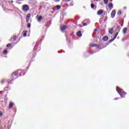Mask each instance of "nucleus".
<instances>
[{
    "label": "nucleus",
    "mask_w": 129,
    "mask_h": 129,
    "mask_svg": "<svg viewBox=\"0 0 129 129\" xmlns=\"http://www.w3.org/2000/svg\"><path fill=\"white\" fill-rule=\"evenodd\" d=\"M116 90H117L118 93H119V95L121 96L122 98H124V95H125V94H126V93H125L124 91H123V90L120 89L118 87H117Z\"/></svg>",
    "instance_id": "obj_1"
},
{
    "label": "nucleus",
    "mask_w": 129,
    "mask_h": 129,
    "mask_svg": "<svg viewBox=\"0 0 129 129\" xmlns=\"http://www.w3.org/2000/svg\"><path fill=\"white\" fill-rule=\"evenodd\" d=\"M34 50L36 51H40L41 50V45L40 44H36L34 47Z\"/></svg>",
    "instance_id": "obj_2"
},
{
    "label": "nucleus",
    "mask_w": 129,
    "mask_h": 129,
    "mask_svg": "<svg viewBox=\"0 0 129 129\" xmlns=\"http://www.w3.org/2000/svg\"><path fill=\"white\" fill-rule=\"evenodd\" d=\"M18 74H19V71L13 72L12 75V77L14 78L15 76L16 78H15V79H17L18 78Z\"/></svg>",
    "instance_id": "obj_3"
},
{
    "label": "nucleus",
    "mask_w": 129,
    "mask_h": 129,
    "mask_svg": "<svg viewBox=\"0 0 129 129\" xmlns=\"http://www.w3.org/2000/svg\"><path fill=\"white\" fill-rule=\"evenodd\" d=\"M22 10L23 12H27V11H29V7L27 5H25L22 7Z\"/></svg>",
    "instance_id": "obj_4"
},
{
    "label": "nucleus",
    "mask_w": 129,
    "mask_h": 129,
    "mask_svg": "<svg viewBox=\"0 0 129 129\" xmlns=\"http://www.w3.org/2000/svg\"><path fill=\"white\" fill-rule=\"evenodd\" d=\"M67 29V26L66 25H62L60 26V30L62 33H64V31Z\"/></svg>",
    "instance_id": "obj_5"
},
{
    "label": "nucleus",
    "mask_w": 129,
    "mask_h": 129,
    "mask_svg": "<svg viewBox=\"0 0 129 129\" xmlns=\"http://www.w3.org/2000/svg\"><path fill=\"white\" fill-rule=\"evenodd\" d=\"M103 12H104V10H100L97 12L98 16H101L102 14H103Z\"/></svg>",
    "instance_id": "obj_6"
},
{
    "label": "nucleus",
    "mask_w": 129,
    "mask_h": 129,
    "mask_svg": "<svg viewBox=\"0 0 129 129\" xmlns=\"http://www.w3.org/2000/svg\"><path fill=\"white\" fill-rule=\"evenodd\" d=\"M115 16V10H113L111 13V17L113 18H114Z\"/></svg>",
    "instance_id": "obj_7"
},
{
    "label": "nucleus",
    "mask_w": 129,
    "mask_h": 129,
    "mask_svg": "<svg viewBox=\"0 0 129 129\" xmlns=\"http://www.w3.org/2000/svg\"><path fill=\"white\" fill-rule=\"evenodd\" d=\"M13 106H14V103L11 102L9 104V107L11 109L13 108Z\"/></svg>",
    "instance_id": "obj_8"
},
{
    "label": "nucleus",
    "mask_w": 129,
    "mask_h": 129,
    "mask_svg": "<svg viewBox=\"0 0 129 129\" xmlns=\"http://www.w3.org/2000/svg\"><path fill=\"white\" fill-rule=\"evenodd\" d=\"M77 36H78V37H82V33H81V31H80L77 32Z\"/></svg>",
    "instance_id": "obj_9"
},
{
    "label": "nucleus",
    "mask_w": 129,
    "mask_h": 129,
    "mask_svg": "<svg viewBox=\"0 0 129 129\" xmlns=\"http://www.w3.org/2000/svg\"><path fill=\"white\" fill-rule=\"evenodd\" d=\"M126 32H127V29L126 28H124L123 29V34H124V35H125V34H126Z\"/></svg>",
    "instance_id": "obj_10"
},
{
    "label": "nucleus",
    "mask_w": 129,
    "mask_h": 129,
    "mask_svg": "<svg viewBox=\"0 0 129 129\" xmlns=\"http://www.w3.org/2000/svg\"><path fill=\"white\" fill-rule=\"evenodd\" d=\"M109 33H110L111 35H112L113 34V29H109Z\"/></svg>",
    "instance_id": "obj_11"
},
{
    "label": "nucleus",
    "mask_w": 129,
    "mask_h": 129,
    "mask_svg": "<svg viewBox=\"0 0 129 129\" xmlns=\"http://www.w3.org/2000/svg\"><path fill=\"white\" fill-rule=\"evenodd\" d=\"M42 19H43V17H42V16H40L39 17L37 18L38 22H41Z\"/></svg>",
    "instance_id": "obj_12"
},
{
    "label": "nucleus",
    "mask_w": 129,
    "mask_h": 129,
    "mask_svg": "<svg viewBox=\"0 0 129 129\" xmlns=\"http://www.w3.org/2000/svg\"><path fill=\"white\" fill-rule=\"evenodd\" d=\"M107 40H108V37L107 36H104L103 38V40L105 42H106V41H107Z\"/></svg>",
    "instance_id": "obj_13"
},
{
    "label": "nucleus",
    "mask_w": 129,
    "mask_h": 129,
    "mask_svg": "<svg viewBox=\"0 0 129 129\" xmlns=\"http://www.w3.org/2000/svg\"><path fill=\"white\" fill-rule=\"evenodd\" d=\"M120 29H121V28H120V26H118L117 27H116V31H117V32H120Z\"/></svg>",
    "instance_id": "obj_14"
},
{
    "label": "nucleus",
    "mask_w": 129,
    "mask_h": 129,
    "mask_svg": "<svg viewBox=\"0 0 129 129\" xmlns=\"http://www.w3.org/2000/svg\"><path fill=\"white\" fill-rule=\"evenodd\" d=\"M108 8H109V9H112L113 8V5H112V3L109 4L108 5Z\"/></svg>",
    "instance_id": "obj_15"
},
{
    "label": "nucleus",
    "mask_w": 129,
    "mask_h": 129,
    "mask_svg": "<svg viewBox=\"0 0 129 129\" xmlns=\"http://www.w3.org/2000/svg\"><path fill=\"white\" fill-rule=\"evenodd\" d=\"M4 55H7L8 54V50L7 49H5L3 51Z\"/></svg>",
    "instance_id": "obj_16"
},
{
    "label": "nucleus",
    "mask_w": 129,
    "mask_h": 129,
    "mask_svg": "<svg viewBox=\"0 0 129 129\" xmlns=\"http://www.w3.org/2000/svg\"><path fill=\"white\" fill-rule=\"evenodd\" d=\"M55 8L57 10H60V9H61V6H59V5H57V6L55 7Z\"/></svg>",
    "instance_id": "obj_17"
},
{
    "label": "nucleus",
    "mask_w": 129,
    "mask_h": 129,
    "mask_svg": "<svg viewBox=\"0 0 129 129\" xmlns=\"http://www.w3.org/2000/svg\"><path fill=\"white\" fill-rule=\"evenodd\" d=\"M24 32H25V33L23 34V36L24 37H26L27 36V33H28V31L25 30Z\"/></svg>",
    "instance_id": "obj_18"
},
{
    "label": "nucleus",
    "mask_w": 129,
    "mask_h": 129,
    "mask_svg": "<svg viewBox=\"0 0 129 129\" xmlns=\"http://www.w3.org/2000/svg\"><path fill=\"white\" fill-rule=\"evenodd\" d=\"M104 3L105 5H107L108 4V0H104Z\"/></svg>",
    "instance_id": "obj_19"
},
{
    "label": "nucleus",
    "mask_w": 129,
    "mask_h": 129,
    "mask_svg": "<svg viewBox=\"0 0 129 129\" xmlns=\"http://www.w3.org/2000/svg\"><path fill=\"white\" fill-rule=\"evenodd\" d=\"M118 35V32H117L115 34V35H114V39H116V37H117V35Z\"/></svg>",
    "instance_id": "obj_20"
},
{
    "label": "nucleus",
    "mask_w": 129,
    "mask_h": 129,
    "mask_svg": "<svg viewBox=\"0 0 129 129\" xmlns=\"http://www.w3.org/2000/svg\"><path fill=\"white\" fill-rule=\"evenodd\" d=\"M7 47L8 48H9V47H12V44H11V43H9V44H8L7 45Z\"/></svg>",
    "instance_id": "obj_21"
},
{
    "label": "nucleus",
    "mask_w": 129,
    "mask_h": 129,
    "mask_svg": "<svg viewBox=\"0 0 129 129\" xmlns=\"http://www.w3.org/2000/svg\"><path fill=\"white\" fill-rule=\"evenodd\" d=\"M90 47H95V46H96V44H90Z\"/></svg>",
    "instance_id": "obj_22"
},
{
    "label": "nucleus",
    "mask_w": 129,
    "mask_h": 129,
    "mask_svg": "<svg viewBox=\"0 0 129 129\" xmlns=\"http://www.w3.org/2000/svg\"><path fill=\"white\" fill-rule=\"evenodd\" d=\"M117 15H118V16H120V15H121V11H119L118 12V13H117Z\"/></svg>",
    "instance_id": "obj_23"
},
{
    "label": "nucleus",
    "mask_w": 129,
    "mask_h": 129,
    "mask_svg": "<svg viewBox=\"0 0 129 129\" xmlns=\"http://www.w3.org/2000/svg\"><path fill=\"white\" fill-rule=\"evenodd\" d=\"M13 39L14 41H16V40H17V36H13Z\"/></svg>",
    "instance_id": "obj_24"
},
{
    "label": "nucleus",
    "mask_w": 129,
    "mask_h": 129,
    "mask_svg": "<svg viewBox=\"0 0 129 129\" xmlns=\"http://www.w3.org/2000/svg\"><path fill=\"white\" fill-rule=\"evenodd\" d=\"M91 7L92 9H94V4H92L91 5Z\"/></svg>",
    "instance_id": "obj_25"
},
{
    "label": "nucleus",
    "mask_w": 129,
    "mask_h": 129,
    "mask_svg": "<svg viewBox=\"0 0 129 129\" xmlns=\"http://www.w3.org/2000/svg\"><path fill=\"white\" fill-rule=\"evenodd\" d=\"M114 40H115L114 38H112V39H111L109 41V43H111L112 42H113V41H114Z\"/></svg>",
    "instance_id": "obj_26"
},
{
    "label": "nucleus",
    "mask_w": 129,
    "mask_h": 129,
    "mask_svg": "<svg viewBox=\"0 0 129 129\" xmlns=\"http://www.w3.org/2000/svg\"><path fill=\"white\" fill-rule=\"evenodd\" d=\"M29 20H30V17H26V22L28 23L29 22Z\"/></svg>",
    "instance_id": "obj_27"
},
{
    "label": "nucleus",
    "mask_w": 129,
    "mask_h": 129,
    "mask_svg": "<svg viewBox=\"0 0 129 129\" xmlns=\"http://www.w3.org/2000/svg\"><path fill=\"white\" fill-rule=\"evenodd\" d=\"M27 28H31V24L30 23H29L28 25H27Z\"/></svg>",
    "instance_id": "obj_28"
},
{
    "label": "nucleus",
    "mask_w": 129,
    "mask_h": 129,
    "mask_svg": "<svg viewBox=\"0 0 129 129\" xmlns=\"http://www.w3.org/2000/svg\"><path fill=\"white\" fill-rule=\"evenodd\" d=\"M30 17H31V15L30 14H28L26 17L30 18Z\"/></svg>",
    "instance_id": "obj_29"
},
{
    "label": "nucleus",
    "mask_w": 129,
    "mask_h": 129,
    "mask_svg": "<svg viewBox=\"0 0 129 129\" xmlns=\"http://www.w3.org/2000/svg\"><path fill=\"white\" fill-rule=\"evenodd\" d=\"M83 26H84V27H85V26H87V23H83Z\"/></svg>",
    "instance_id": "obj_30"
},
{
    "label": "nucleus",
    "mask_w": 129,
    "mask_h": 129,
    "mask_svg": "<svg viewBox=\"0 0 129 129\" xmlns=\"http://www.w3.org/2000/svg\"><path fill=\"white\" fill-rule=\"evenodd\" d=\"M12 80H10L9 81H8V83H9V84H11V83H12Z\"/></svg>",
    "instance_id": "obj_31"
},
{
    "label": "nucleus",
    "mask_w": 129,
    "mask_h": 129,
    "mask_svg": "<svg viewBox=\"0 0 129 129\" xmlns=\"http://www.w3.org/2000/svg\"><path fill=\"white\" fill-rule=\"evenodd\" d=\"M3 115V111H0V116H2Z\"/></svg>",
    "instance_id": "obj_32"
},
{
    "label": "nucleus",
    "mask_w": 129,
    "mask_h": 129,
    "mask_svg": "<svg viewBox=\"0 0 129 129\" xmlns=\"http://www.w3.org/2000/svg\"><path fill=\"white\" fill-rule=\"evenodd\" d=\"M123 9L124 10H126L127 8H126V7H123Z\"/></svg>",
    "instance_id": "obj_33"
},
{
    "label": "nucleus",
    "mask_w": 129,
    "mask_h": 129,
    "mask_svg": "<svg viewBox=\"0 0 129 129\" xmlns=\"http://www.w3.org/2000/svg\"><path fill=\"white\" fill-rule=\"evenodd\" d=\"M117 99H118V98H116L114 99L115 100H117Z\"/></svg>",
    "instance_id": "obj_34"
},
{
    "label": "nucleus",
    "mask_w": 129,
    "mask_h": 129,
    "mask_svg": "<svg viewBox=\"0 0 129 129\" xmlns=\"http://www.w3.org/2000/svg\"><path fill=\"white\" fill-rule=\"evenodd\" d=\"M8 128H10V127H11V126H10V125H9L8 126Z\"/></svg>",
    "instance_id": "obj_35"
},
{
    "label": "nucleus",
    "mask_w": 129,
    "mask_h": 129,
    "mask_svg": "<svg viewBox=\"0 0 129 129\" xmlns=\"http://www.w3.org/2000/svg\"><path fill=\"white\" fill-rule=\"evenodd\" d=\"M1 83H4V80H3L2 82H1Z\"/></svg>",
    "instance_id": "obj_36"
},
{
    "label": "nucleus",
    "mask_w": 129,
    "mask_h": 129,
    "mask_svg": "<svg viewBox=\"0 0 129 129\" xmlns=\"http://www.w3.org/2000/svg\"><path fill=\"white\" fill-rule=\"evenodd\" d=\"M20 76H22V74H20Z\"/></svg>",
    "instance_id": "obj_37"
},
{
    "label": "nucleus",
    "mask_w": 129,
    "mask_h": 129,
    "mask_svg": "<svg viewBox=\"0 0 129 129\" xmlns=\"http://www.w3.org/2000/svg\"><path fill=\"white\" fill-rule=\"evenodd\" d=\"M96 1V2H98V0H95Z\"/></svg>",
    "instance_id": "obj_38"
},
{
    "label": "nucleus",
    "mask_w": 129,
    "mask_h": 129,
    "mask_svg": "<svg viewBox=\"0 0 129 129\" xmlns=\"http://www.w3.org/2000/svg\"><path fill=\"white\" fill-rule=\"evenodd\" d=\"M12 81H14V79H12Z\"/></svg>",
    "instance_id": "obj_39"
},
{
    "label": "nucleus",
    "mask_w": 129,
    "mask_h": 129,
    "mask_svg": "<svg viewBox=\"0 0 129 129\" xmlns=\"http://www.w3.org/2000/svg\"><path fill=\"white\" fill-rule=\"evenodd\" d=\"M5 100H8V99H5Z\"/></svg>",
    "instance_id": "obj_40"
},
{
    "label": "nucleus",
    "mask_w": 129,
    "mask_h": 129,
    "mask_svg": "<svg viewBox=\"0 0 129 129\" xmlns=\"http://www.w3.org/2000/svg\"><path fill=\"white\" fill-rule=\"evenodd\" d=\"M70 1H71V0H68V2H70Z\"/></svg>",
    "instance_id": "obj_41"
},
{
    "label": "nucleus",
    "mask_w": 129,
    "mask_h": 129,
    "mask_svg": "<svg viewBox=\"0 0 129 129\" xmlns=\"http://www.w3.org/2000/svg\"><path fill=\"white\" fill-rule=\"evenodd\" d=\"M55 1H57L58 2H59V1H60V0H55Z\"/></svg>",
    "instance_id": "obj_42"
},
{
    "label": "nucleus",
    "mask_w": 129,
    "mask_h": 129,
    "mask_svg": "<svg viewBox=\"0 0 129 129\" xmlns=\"http://www.w3.org/2000/svg\"><path fill=\"white\" fill-rule=\"evenodd\" d=\"M17 1H24V0H17Z\"/></svg>",
    "instance_id": "obj_43"
},
{
    "label": "nucleus",
    "mask_w": 129,
    "mask_h": 129,
    "mask_svg": "<svg viewBox=\"0 0 129 129\" xmlns=\"http://www.w3.org/2000/svg\"><path fill=\"white\" fill-rule=\"evenodd\" d=\"M2 50V49L1 48H0V51Z\"/></svg>",
    "instance_id": "obj_44"
},
{
    "label": "nucleus",
    "mask_w": 129,
    "mask_h": 129,
    "mask_svg": "<svg viewBox=\"0 0 129 129\" xmlns=\"http://www.w3.org/2000/svg\"><path fill=\"white\" fill-rule=\"evenodd\" d=\"M11 2H12V3H13V1H11Z\"/></svg>",
    "instance_id": "obj_45"
},
{
    "label": "nucleus",
    "mask_w": 129,
    "mask_h": 129,
    "mask_svg": "<svg viewBox=\"0 0 129 129\" xmlns=\"http://www.w3.org/2000/svg\"><path fill=\"white\" fill-rule=\"evenodd\" d=\"M95 31H96V29H95Z\"/></svg>",
    "instance_id": "obj_46"
},
{
    "label": "nucleus",
    "mask_w": 129,
    "mask_h": 129,
    "mask_svg": "<svg viewBox=\"0 0 129 129\" xmlns=\"http://www.w3.org/2000/svg\"><path fill=\"white\" fill-rule=\"evenodd\" d=\"M128 56H129V53H128Z\"/></svg>",
    "instance_id": "obj_47"
}]
</instances>
